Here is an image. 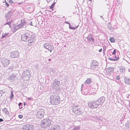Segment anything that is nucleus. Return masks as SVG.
Listing matches in <instances>:
<instances>
[{
  "label": "nucleus",
  "mask_w": 130,
  "mask_h": 130,
  "mask_svg": "<svg viewBox=\"0 0 130 130\" xmlns=\"http://www.w3.org/2000/svg\"><path fill=\"white\" fill-rule=\"evenodd\" d=\"M55 3H54L52 4L51 6L50 7V8L52 10H53V8L55 6Z\"/></svg>",
  "instance_id": "28"
},
{
  "label": "nucleus",
  "mask_w": 130,
  "mask_h": 130,
  "mask_svg": "<svg viewBox=\"0 0 130 130\" xmlns=\"http://www.w3.org/2000/svg\"><path fill=\"white\" fill-rule=\"evenodd\" d=\"M92 0H89L88 1V2L90 4V3H92Z\"/></svg>",
  "instance_id": "42"
},
{
  "label": "nucleus",
  "mask_w": 130,
  "mask_h": 130,
  "mask_svg": "<svg viewBox=\"0 0 130 130\" xmlns=\"http://www.w3.org/2000/svg\"><path fill=\"white\" fill-rule=\"evenodd\" d=\"M88 106L91 108H97L98 106L99 105L96 101L88 103Z\"/></svg>",
  "instance_id": "5"
},
{
  "label": "nucleus",
  "mask_w": 130,
  "mask_h": 130,
  "mask_svg": "<svg viewBox=\"0 0 130 130\" xmlns=\"http://www.w3.org/2000/svg\"><path fill=\"white\" fill-rule=\"evenodd\" d=\"M44 114V110L43 109H40L37 112L36 117L38 118H42L43 117Z\"/></svg>",
  "instance_id": "4"
},
{
  "label": "nucleus",
  "mask_w": 130,
  "mask_h": 130,
  "mask_svg": "<svg viewBox=\"0 0 130 130\" xmlns=\"http://www.w3.org/2000/svg\"><path fill=\"white\" fill-rule=\"evenodd\" d=\"M36 38L35 37H34V35H32L31 37L30 38H28V39L27 41L29 44H31L33 42H35V41L36 40Z\"/></svg>",
  "instance_id": "13"
},
{
  "label": "nucleus",
  "mask_w": 130,
  "mask_h": 130,
  "mask_svg": "<svg viewBox=\"0 0 130 130\" xmlns=\"http://www.w3.org/2000/svg\"><path fill=\"white\" fill-rule=\"evenodd\" d=\"M91 79L90 78H88L87 79L85 82V84L87 85V84H89L91 83Z\"/></svg>",
  "instance_id": "21"
},
{
  "label": "nucleus",
  "mask_w": 130,
  "mask_h": 130,
  "mask_svg": "<svg viewBox=\"0 0 130 130\" xmlns=\"http://www.w3.org/2000/svg\"><path fill=\"white\" fill-rule=\"evenodd\" d=\"M9 2L11 4L14 3L12 0H9Z\"/></svg>",
  "instance_id": "40"
},
{
  "label": "nucleus",
  "mask_w": 130,
  "mask_h": 130,
  "mask_svg": "<svg viewBox=\"0 0 130 130\" xmlns=\"http://www.w3.org/2000/svg\"><path fill=\"white\" fill-rule=\"evenodd\" d=\"M5 113L6 114V115H9V112L7 110H6V111Z\"/></svg>",
  "instance_id": "38"
},
{
  "label": "nucleus",
  "mask_w": 130,
  "mask_h": 130,
  "mask_svg": "<svg viewBox=\"0 0 130 130\" xmlns=\"http://www.w3.org/2000/svg\"><path fill=\"white\" fill-rule=\"evenodd\" d=\"M79 106H74L73 108V111L74 113L76 115H82L83 112L80 110V109Z\"/></svg>",
  "instance_id": "3"
},
{
  "label": "nucleus",
  "mask_w": 130,
  "mask_h": 130,
  "mask_svg": "<svg viewBox=\"0 0 130 130\" xmlns=\"http://www.w3.org/2000/svg\"><path fill=\"white\" fill-rule=\"evenodd\" d=\"M5 2L6 6H7V7H8L9 6V4L5 1Z\"/></svg>",
  "instance_id": "39"
},
{
  "label": "nucleus",
  "mask_w": 130,
  "mask_h": 130,
  "mask_svg": "<svg viewBox=\"0 0 130 130\" xmlns=\"http://www.w3.org/2000/svg\"><path fill=\"white\" fill-rule=\"evenodd\" d=\"M87 38L88 42L91 43H93L94 42V39L93 36L90 33H89V34H88V37Z\"/></svg>",
  "instance_id": "12"
},
{
  "label": "nucleus",
  "mask_w": 130,
  "mask_h": 130,
  "mask_svg": "<svg viewBox=\"0 0 130 130\" xmlns=\"http://www.w3.org/2000/svg\"><path fill=\"white\" fill-rule=\"evenodd\" d=\"M32 98L31 97H29L27 99L28 100H32Z\"/></svg>",
  "instance_id": "43"
},
{
  "label": "nucleus",
  "mask_w": 130,
  "mask_h": 130,
  "mask_svg": "<svg viewBox=\"0 0 130 130\" xmlns=\"http://www.w3.org/2000/svg\"><path fill=\"white\" fill-rule=\"evenodd\" d=\"M102 48H101L99 51V52H101L102 51Z\"/></svg>",
  "instance_id": "46"
},
{
  "label": "nucleus",
  "mask_w": 130,
  "mask_h": 130,
  "mask_svg": "<svg viewBox=\"0 0 130 130\" xmlns=\"http://www.w3.org/2000/svg\"><path fill=\"white\" fill-rule=\"evenodd\" d=\"M51 59L50 58V59H48V60L49 61H51Z\"/></svg>",
  "instance_id": "48"
},
{
  "label": "nucleus",
  "mask_w": 130,
  "mask_h": 130,
  "mask_svg": "<svg viewBox=\"0 0 130 130\" xmlns=\"http://www.w3.org/2000/svg\"><path fill=\"white\" fill-rule=\"evenodd\" d=\"M16 66H15V67H17L18 66H17V65H16Z\"/></svg>",
  "instance_id": "51"
},
{
  "label": "nucleus",
  "mask_w": 130,
  "mask_h": 130,
  "mask_svg": "<svg viewBox=\"0 0 130 130\" xmlns=\"http://www.w3.org/2000/svg\"><path fill=\"white\" fill-rule=\"evenodd\" d=\"M115 78L116 80H119L120 79V78L119 75H117L115 76Z\"/></svg>",
  "instance_id": "34"
},
{
  "label": "nucleus",
  "mask_w": 130,
  "mask_h": 130,
  "mask_svg": "<svg viewBox=\"0 0 130 130\" xmlns=\"http://www.w3.org/2000/svg\"><path fill=\"white\" fill-rule=\"evenodd\" d=\"M60 84V82L59 81L56 80L53 84L52 87L53 88H56L59 86Z\"/></svg>",
  "instance_id": "17"
},
{
  "label": "nucleus",
  "mask_w": 130,
  "mask_h": 130,
  "mask_svg": "<svg viewBox=\"0 0 130 130\" xmlns=\"http://www.w3.org/2000/svg\"><path fill=\"white\" fill-rule=\"evenodd\" d=\"M27 127H28V124H27L23 125L22 128L23 130H28Z\"/></svg>",
  "instance_id": "25"
},
{
  "label": "nucleus",
  "mask_w": 130,
  "mask_h": 130,
  "mask_svg": "<svg viewBox=\"0 0 130 130\" xmlns=\"http://www.w3.org/2000/svg\"><path fill=\"white\" fill-rule=\"evenodd\" d=\"M97 68L96 67H95V66H94L92 64L91 65L90 67V69L92 70H95V68Z\"/></svg>",
  "instance_id": "27"
},
{
  "label": "nucleus",
  "mask_w": 130,
  "mask_h": 130,
  "mask_svg": "<svg viewBox=\"0 0 130 130\" xmlns=\"http://www.w3.org/2000/svg\"><path fill=\"white\" fill-rule=\"evenodd\" d=\"M120 71L121 72H124L125 71V68L124 67L121 66L120 67Z\"/></svg>",
  "instance_id": "24"
},
{
  "label": "nucleus",
  "mask_w": 130,
  "mask_h": 130,
  "mask_svg": "<svg viewBox=\"0 0 130 130\" xmlns=\"http://www.w3.org/2000/svg\"><path fill=\"white\" fill-rule=\"evenodd\" d=\"M60 102L59 94L57 93H53L50 97V103L53 105L59 104Z\"/></svg>",
  "instance_id": "1"
},
{
  "label": "nucleus",
  "mask_w": 130,
  "mask_h": 130,
  "mask_svg": "<svg viewBox=\"0 0 130 130\" xmlns=\"http://www.w3.org/2000/svg\"><path fill=\"white\" fill-rule=\"evenodd\" d=\"M28 130H32L34 127V126L31 124H28Z\"/></svg>",
  "instance_id": "20"
},
{
  "label": "nucleus",
  "mask_w": 130,
  "mask_h": 130,
  "mask_svg": "<svg viewBox=\"0 0 130 130\" xmlns=\"http://www.w3.org/2000/svg\"><path fill=\"white\" fill-rule=\"evenodd\" d=\"M24 105V106L26 105V103L25 102H24L23 103Z\"/></svg>",
  "instance_id": "47"
},
{
  "label": "nucleus",
  "mask_w": 130,
  "mask_h": 130,
  "mask_svg": "<svg viewBox=\"0 0 130 130\" xmlns=\"http://www.w3.org/2000/svg\"><path fill=\"white\" fill-rule=\"evenodd\" d=\"M99 63L96 61L93 60L92 61V64L96 68L98 67Z\"/></svg>",
  "instance_id": "18"
},
{
  "label": "nucleus",
  "mask_w": 130,
  "mask_h": 130,
  "mask_svg": "<svg viewBox=\"0 0 130 130\" xmlns=\"http://www.w3.org/2000/svg\"><path fill=\"white\" fill-rule=\"evenodd\" d=\"M125 83L128 85H130V78H125L124 79Z\"/></svg>",
  "instance_id": "19"
},
{
  "label": "nucleus",
  "mask_w": 130,
  "mask_h": 130,
  "mask_svg": "<svg viewBox=\"0 0 130 130\" xmlns=\"http://www.w3.org/2000/svg\"><path fill=\"white\" fill-rule=\"evenodd\" d=\"M23 78H24V77H26L27 79L29 78L30 77V73L29 71L28 70H26L23 72L22 73Z\"/></svg>",
  "instance_id": "10"
},
{
  "label": "nucleus",
  "mask_w": 130,
  "mask_h": 130,
  "mask_svg": "<svg viewBox=\"0 0 130 130\" xmlns=\"http://www.w3.org/2000/svg\"><path fill=\"white\" fill-rule=\"evenodd\" d=\"M21 23L23 24V25H24L26 23V22L25 20L23 19L21 20Z\"/></svg>",
  "instance_id": "32"
},
{
  "label": "nucleus",
  "mask_w": 130,
  "mask_h": 130,
  "mask_svg": "<svg viewBox=\"0 0 130 130\" xmlns=\"http://www.w3.org/2000/svg\"><path fill=\"white\" fill-rule=\"evenodd\" d=\"M19 108L20 109H21L22 108V103L20 102L18 104Z\"/></svg>",
  "instance_id": "31"
},
{
  "label": "nucleus",
  "mask_w": 130,
  "mask_h": 130,
  "mask_svg": "<svg viewBox=\"0 0 130 130\" xmlns=\"http://www.w3.org/2000/svg\"><path fill=\"white\" fill-rule=\"evenodd\" d=\"M105 101V98L104 96H102L98 99V100L96 101L99 105H100L101 106L102 105Z\"/></svg>",
  "instance_id": "11"
},
{
  "label": "nucleus",
  "mask_w": 130,
  "mask_h": 130,
  "mask_svg": "<svg viewBox=\"0 0 130 130\" xmlns=\"http://www.w3.org/2000/svg\"><path fill=\"white\" fill-rule=\"evenodd\" d=\"M105 51V50L104 48H103V54H104Z\"/></svg>",
  "instance_id": "45"
},
{
  "label": "nucleus",
  "mask_w": 130,
  "mask_h": 130,
  "mask_svg": "<svg viewBox=\"0 0 130 130\" xmlns=\"http://www.w3.org/2000/svg\"><path fill=\"white\" fill-rule=\"evenodd\" d=\"M51 117L44 119L41 121V126L43 128H45L49 126L51 124L52 121L51 120Z\"/></svg>",
  "instance_id": "2"
},
{
  "label": "nucleus",
  "mask_w": 130,
  "mask_h": 130,
  "mask_svg": "<svg viewBox=\"0 0 130 130\" xmlns=\"http://www.w3.org/2000/svg\"><path fill=\"white\" fill-rule=\"evenodd\" d=\"M2 91L0 90V97L2 96Z\"/></svg>",
  "instance_id": "41"
},
{
  "label": "nucleus",
  "mask_w": 130,
  "mask_h": 130,
  "mask_svg": "<svg viewBox=\"0 0 130 130\" xmlns=\"http://www.w3.org/2000/svg\"><path fill=\"white\" fill-rule=\"evenodd\" d=\"M69 27V28L70 29H75L76 28L75 27H73L71 26H70Z\"/></svg>",
  "instance_id": "35"
},
{
  "label": "nucleus",
  "mask_w": 130,
  "mask_h": 130,
  "mask_svg": "<svg viewBox=\"0 0 130 130\" xmlns=\"http://www.w3.org/2000/svg\"><path fill=\"white\" fill-rule=\"evenodd\" d=\"M128 70L129 72H130V69H128Z\"/></svg>",
  "instance_id": "50"
},
{
  "label": "nucleus",
  "mask_w": 130,
  "mask_h": 130,
  "mask_svg": "<svg viewBox=\"0 0 130 130\" xmlns=\"http://www.w3.org/2000/svg\"><path fill=\"white\" fill-rule=\"evenodd\" d=\"M43 46L45 48L48 50L51 53V52L53 50V48H54L53 46L49 43H46L44 44Z\"/></svg>",
  "instance_id": "6"
},
{
  "label": "nucleus",
  "mask_w": 130,
  "mask_h": 130,
  "mask_svg": "<svg viewBox=\"0 0 130 130\" xmlns=\"http://www.w3.org/2000/svg\"><path fill=\"white\" fill-rule=\"evenodd\" d=\"M5 91H2V93L3 94L4 93H5Z\"/></svg>",
  "instance_id": "49"
},
{
  "label": "nucleus",
  "mask_w": 130,
  "mask_h": 130,
  "mask_svg": "<svg viewBox=\"0 0 130 130\" xmlns=\"http://www.w3.org/2000/svg\"><path fill=\"white\" fill-rule=\"evenodd\" d=\"M80 128L79 126L74 127L72 129V130H78Z\"/></svg>",
  "instance_id": "30"
},
{
  "label": "nucleus",
  "mask_w": 130,
  "mask_h": 130,
  "mask_svg": "<svg viewBox=\"0 0 130 130\" xmlns=\"http://www.w3.org/2000/svg\"><path fill=\"white\" fill-rule=\"evenodd\" d=\"M108 72H113L114 70V69L112 67L109 68H108Z\"/></svg>",
  "instance_id": "26"
},
{
  "label": "nucleus",
  "mask_w": 130,
  "mask_h": 130,
  "mask_svg": "<svg viewBox=\"0 0 130 130\" xmlns=\"http://www.w3.org/2000/svg\"><path fill=\"white\" fill-rule=\"evenodd\" d=\"M1 61L4 67H7L10 63L9 61L8 60L4 58H3Z\"/></svg>",
  "instance_id": "9"
},
{
  "label": "nucleus",
  "mask_w": 130,
  "mask_h": 130,
  "mask_svg": "<svg viewBox=\"0 0 130 130\" xmlns=\"http://www.w3.org/2000/svg\"><path fill=\"white\" fill-rule=\"evenodd\" d=\"M14 96V95L12 92H11V94L10 96V99H12Z\"/></svg>",
  "instance_id": "33"
},
{
  "label": "nucleus",
  "mask_w": 130,
  "mask_h": 130,
  "mask_svg": "<svg viewBox=\"0 0 130 130\" xmlns=\"http://www.w3.org/2000/svg\"><path fill=\"white\" fill-rule=\"evenodd\" d=\"M90 119L92 120L95 121V120H98L99 118L96 116H92L91 117Z\"/></svg>",
  "instance_id": "22"
},
{
  "label": "nucleus",
  "mask_w": 130,
  "mask_h": 130,
  "mask_svg": "<svg viewBox=\"0 0 130 130\" xmlns=\"http://www.w3.org/2000/svg\"><path fill=\"white\" fill-rule=\"evenodd\" d=\"M19 53L16 50L11 52L10 56L12 58H15L18 57L19 56Z\"/></svg>",
  "instance_id": "7"
},
{
  "label": "nucleus",
  "mask_w": 130,
  "mask_h": 130,
  "mask_svg": "<svg viewBox=\"0 0 130 130\" xmlns=\"http://www.w3.org/2000/svg\"><path fill=\"white\" fill-rule=\"evenodd\" d=\"M8 34L9 33H5L4 34V33H3V34L2 35V38L3 39L6 37V38L7 37H8Z\"/></svg>",
  "instance_id": "23"
},
{
  "label": "nucleus",
  "mask_w": 130,
  "mask_h": 130,
  "mask_svg": "<svg viewBox=\"0 0 130 130\" xmlns=\"http://www.w3.org/2000/svg\"><path fill=\"white\" fill-rule=\"evenodd\" d=\"M7 110V109L5 108H4L2 109V111H3V112H4V113H5L6 111V110Z\"/></svg>",
  "instance_id": "36"
},
{
  "label": "nucleus",
  "mask_w": 130,
  "mask_h": 130,
  "mask_svg": "<svg viewBox=\"0 0 130 130\" xmlns=\"http://www.w3.org/2000/svg\"><path fill=\"white\" fill-rule=\"evenodd\" d=\"M60 127L58 125H54L51 128L50 130H60Z\"/></svg>",
  "instance_id": "15"
},
{
  "label": "nucleus",
  "mask_w": 130,
  "mask_h": 130,
  "mask_svg": "<svg viewBox=\"0 0 130 130\" xmlns=\"http://www.w3.org/2000/svg\"><path fill=\"white\" fill-rule=\"evenodd\" d=\"M4 120L0 118V122H2Z\"/></svg>",
  "instance_id": "44"
},
{
  "label": "nucleus",
  "mask_w": 130,
  "mask_h": 130,
  "mask_svg": "<svg viewBox=\"0 0 130 130\" xmlns=\"http://www.w3.org/2000/svg\"><path fill=\"white\" fill-rule=\"evenodd\" d=\"M28 38V34L26 33H25L24 34L22 35L21 38L23 41L27 42V41Z\"/></svg>",
  "instance_id": "14"
},
{
  "label": "nucleus",
  "mask_w": 130,
  "mask_h": 130,
  "mask_svg": "<svg viewBox=\"0 0 130 130\" xmlns=\"http://www.w3.org/2000/svg\"><path fill=\"white\" fill-rule=\"evenodd\" d=\"M116 53V49H114V50L113 51V52L112 53V54L113 55H114V56H113V58H116L115 59H113L112 58H110V57L109 56V58H108V59L110 60L113 61H117L119 59V57H118L117 58L116 56L115 55Z\"/></svg>",
  "instance_id": "8"
},
{
  "label": "nucleus",
  "mask_w": 130,
  "mask_h": 130,
  "mask_svg": "<svg viewBox=\"0 0 130 130\" xmlns=\"http://www.w3.org/2000/svg\"><path fill=\"white\" fill-rule=\"evenodd\" d=\"M18 78L15 75L13 74L11 75L9 78V79L13 82L17 80Z\"/></svg>",
  "instance_id": "16"
},
{
  "label": "nucleus",
  "mask_w": 130,
  "mask_h": 130,
  "mask_svg": "<svg viewBox=\"0 0 130 130\" xmlns=\"http://www.w3.org/2000/svg\"><path fill=\"white\" fill-rule=\"evenodd\" d=\"M23 117V115H19L18 116L19 118L20 119H22Z\"/></svg>",
  "instance_id": "37"
},
{
  "label": "nucleus",
  "mask_w": 130,
  "mask_h": 130,
  "mask_svg": "<svg viewBox=\"0 0 130 130\" xmlns=\"http://www.w3.org/2000/svg\"><path fill=\"white\" fill-rule=\"evenodd\" d=\"M109 40L111 42H114L115 41V40L114 38L112 37L109 39Z\"/></svg>",
  "instance_id": "29"
}]
</instances>
